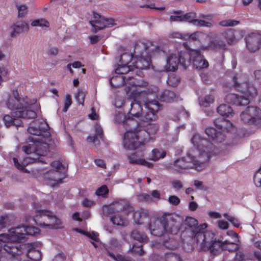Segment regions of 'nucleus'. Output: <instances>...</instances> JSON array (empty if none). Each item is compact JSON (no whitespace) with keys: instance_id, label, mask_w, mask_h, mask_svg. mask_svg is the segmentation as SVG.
Listing matches in <instances>:
<instances>
[{"instance_id":"nucleus-1","label":"nucleus","mask_w":261,"mask_h":261,"mask_svg":"<svg viewBox=\"0 0 261 261\" xmlns=\"http://www.w3.org/2000/svg\"><path fill=\"white\" fill-rule=\"evenodd\" d=\"M191 141L196 146V149L190 151L186 156L168 164L167 169L177 173H182L185 170L192 168L200 170L205 167V164L213 156L220 153L217 148L208 140L202 138L199 134H195Z\"/></svg>"},{"instance_id":"nucleus-2","label":"nucleus","mask_w":261,"mask_h":261,"mask_svg":"<svg viewBox=\"0 0 261 261\" xmlns=\"http://www.w3.org/2000/svg\"><path fill=\"white\" fill-rule=\"evenodd\" d=\"M126 91L127 95L134 98V100L130 103V109L128 113L129 117L132 118L140 117V119L144 121L156 119V113L161 106L158 101L147 99L144 101V109L143 110L137 99L142 94H144V91L143 92L139 91L136 87L131 90L128 87Z\"/></svg>"},{"instance_id":"nucleus-3","label":"nucleus","mask_w":261,"mask_h":261,"mask_svg":"<svg viewBox=\"0 0 261 261\" xmlns=\"http://www.w3.org/2000/svg\"><path fill=\"white\" fill-rule=\"evenodd\" d=\"M51 140L49 137H47L44 141L42 139L31 142L23 146V151L28 155L25 158L23 162L19 163L17 159L13 158L15 167L19 170L24 169L25 165L34 162H44L41 156L46 155L49 151V142Z\"/></svg>"},{"instance_id":"nucleus-4","label":"nucleus","mask_w":261,"mask_h":261,"mask_svg":"<svg viewBox=\"0 0 261 261\" xmlns=\"http://www.w3.org/2000/svg\"><path fill=\"white\" fill-rule=\"evenodd\" d=\"M163 53L158 47L150 43L139 41L134 47V56L136 60L134 66L139 69H147L150 65L151 58Z\"/></svg>"},{"instance_id":"nucleus-5","label":"nucleus","mask_w":261,"mask_h":261,"mask_svg":"<svg viewBox=\"0 0 261 261\" xmlns=\"http://www.w3.org/2000/svg\"><path fill=\"white\" fill-rule=\"evenodd\" d=\"M36 101H32L27 97H22L19 95L17 90H13L12 95H8L5 101L7 107L11 110H17L16 115L23 118L34 119L37 117L36 112L28 110L30 106Z\"/></svg>"},{"instance_id":"nucleus-6","label":"nucleus","mask_w":261,"mask_h":261,"mask_svg":"<svg viewBox=\"0 0 261 261\" xmlns=\"http://www.w3.org/2000/svg\"><path fill=\"white\" fill-rule=\"evenodd\" d=\"M185 224L188 227L187 228L185 232L182 233H188L189 237L194 239V241L197 243L198 241H202L201 242L205 239H209L213 235V233L206 231L202 232L201 230L205 227V224L199 225L198 221L192 217H187L185 220Z\"/></svg>"},{"instance_id":"nucleus-7","label":"nucleus","mask_w":261,"mask_h":261,"mask_svg":"<svg viewBox=\"0 0 261 261\" xmlns=\"http://www.w3.org/2000/svg\"><path fill=\"white\" fill-rule=\"evenodd\" d=\"M35 213L36 215L33 218V220L37 225L43 228L48 227L50 229L62 228L61 221L57 218L52 212L45 210H37Z\"/></svg>"},{"instance_id":"nucleus-8","label":"nucleus","mask_w":261,"mask_h":261,"mask_svg":"<svg viewBox=\"0 0 261 261\" xmlns=\"http://www.w3.org/2000/svg\"><path fill=\"white\" fill-rule=\"evenodd\" d=\"M50 165L55 170H49L44 174V177L47 185L54 187L61 183L65 177V173H62V170H65L66 167L58 161L52 162Z\"/></svg>"},{"instance_id":"nucleus-9","label":"nucleus","mask_w":261,"mask_h":261,"mask_svg":"<svg viewBox=\"0 0 261 261\" xmlns=\"http://www.w3.org/2000/svg\"><path fill=\"white\" fill-rule=\"evenodd\" d=\"M22 252L18 244L8 242L1 247L0 261H20V255Z\"/></svg>"},{"instance_id":"nucleus-10","label":"nucleus","mask_w":261,"mask_h":261,"mask_svg":"<svg viewBox=\"0 0 261 261\" xmlns=\"http://www.w3.org/2000/svg\"><path fill=\"white\" fill-rule=\"evenodd\" d=\"M257 94L256 89L253 86H250L244 95H239L233 93H229L226 95L225 100L227 103L238 106H247L249 103L251 98L256 96Z\"/></svg>"},{"instance_id":"nucleus-11","label":"nucleus","mask_w":261,"mask_h":261,"mask_svg":"<svg viewBox=\"0 0 261 261\" xmlns=\"http://www.w3.org/2000/svg\"><path fill=\"white\" fill-rule=\"evenodd\" d=\"M133 211V207L129 204V202L125 199L115 201L111 204L103 206L102 207V213L106 216L119 213L128 215Z\"/></svg>"},{"instance_id":"nucleus-12","label":"nucleus","mask_w":261,"mask_h":261,"mask_svg":"<svg viewBox=\"0 0 261 261\" xmlns=\"http://www.w3.org/2000/svg\"><path fill=\"white\" fill-rule=\"evenodd\" d=\"M184 45L187 50V54L185 55L186 56L188 64L190 63L191 60L192 59L193 65L197 69H201L208 67V62L201 55L199 50L190 49L188 46L187 43H184Z\"/></svg>"},{"instance_id":"nucleus-13","label":"nucleus","mask_w":261,"mask_h":261,"mask_svg":"<svg viewBox=\"0 0 261 261\" xmlns=\"http://www.w3.org/2000/svg\"><path fill=\"white\" fill-rule=\"evenodd\" d=\"M245 123L261 126V110L257 107H248L240 115Z\"/></svg>"},{"instance_id":"nucleus-14","label":"nucleus","mask_w":261,"mask_h":261,"mask_svg":"<svg viewBox=\"0 0 261 261\" xmlns=\"http://www.w3.org/2000/svg\"><path fill=\"white\" fill-rule=\"evenodd\" d=\"M141 138L138 136V130L137 128L127 130L124 135L123 146L126 149H137L141 145L145 144L141 141Z\"/></svg>"},{"instance_id":"nucleus-15","label":"nucleus","mask_w":261,"mask_h":261,"mask_svg":"<svg viewBox=\"0 0 261 261\" xmlns=\"http://www.w3.org/2000/svg\"><path fill=\"white\" fill-rule=\"evenodd\" d=\"M162 220L166 227V232L176 234L178 232L181 225V218L179 216L165 213L162 216Z\"/></svg>"},{"instance_id":"nucleus-16","label":"nucleus","mask_w":261,"mask_h":261,"mask_svg":"<svg viewBox=\"0 0 261 261\" xmlns=\"http://www.w3.org/2000/svg\"><path fill=\"white\" fill-rule=\"evenodd\" d=\"M158 88L152 86L146 90H145L144 93L148 96L153 95L154 98H156L161 101L166 102L173 101L176 97L175 93L174 92L168 90H165L158 94Z\"/></svg>"},{"instance_id":"nucleus-17","label":"nucleus","mask_w":261,"mask_h":261,"mask_svg":"<svg viewBox=\"0 0 261 261\" xmlns=\"http://www.w3.org/2000/svg\"><path fill=\"white\" fill-rule=\"evenodd\" d=\"M214 237L215 235L213 233V235L209 239H205L203 242H201L202 241H198L197 243L198 249L200 251L210 250L214 254L222 250L223 241L214 240Z\"/></svg>"},{"instance_id":"nucleus-18","label":"nucleus","mask_w":261,"mask_h":261,"mask_svg":"<svg viewBox=\"0 0 261 261\" xmlns=\"http://www.w3.org/2000/svg\"><path fill=\"white\" fill-rule=\"evenodd\" d=\"M138 130V136L140 137L141 141L145 144L150 140H154V135L159 129V126L155 123H149L145 127L138 126L137 127Z\"/></svg>"},{"instance_id":"nucleus-19","label":"nucleus","mask_w":261,"mask_h":261,"mask_svg":"<svg viewBox=\"0 0 261 261\" xmlns=\"http://www.w3.org/2000/svg\"><path fill=\"white\" fill-rule=\"evenodd\" d=\"M89 23L94 28L95 32L116 24L114 19L101 16L95 12H93V19L89 21Z\"/></svg>"},{"instance_id":"nucleus-20","label":"nucleus","mask_w":261,"mask_h":261,"mask_svg":"<svg viewBox=\"0 0 261 261\" xmlns=\"http://www.w3.org/2000/svg\"><path fill=\"white\" fill-rule=\"evenodd\" d=\"M187 50L181 51L177 57L175 54L170 55L167 59L166 69L168 71H174L177 69L178 64L180 63L183 66L187 65V58L185 54Z\"/></svg>"},{"instance_id":"nucleus-21","label":"nucleus","mask_w":261,"mask_h":261,"mask_svg":"<svg viewBox=\"0 0 261 261\" xmlns=\"http://www.w3.org/2000/svg\"><path fill=\"white\" fill-rule=\"evenodd\" d=\"M246 47L252 53L258 51L261 47V34L251 33L245 37Z\"/></svg>"},{"instance_id":"nucleus-22","label":"nucleus","mask_w":261,"mask_h":261,"mask_svg":"<svg viewBox=\"0 0 261 261\" xmlns=\"http://www.w3.org/2000/svg\"><path fill=\"white\" fill-rule=\"evenodd\" d=\"M48 128V125L45 122L38 121L30 125L28 132L30 134L38 136H43L44 133L46 137H49V132H47Z\"/></svg>"},{"instance_id":"nucleus-23","label":"nucleus","mask_w":261,"mask_h":261,"mask_svg":"<svg viewBox=\"0 0 261 261\" xmlns=\"http://www.w3.org/2000/svg\"><path fill=\"white\" fill-rule=\"evenodd\" d=\"M165 223L162 220V216L157 219H154L151 220L149 225V229L151 234L157 236L161 237L166 232V228Z\"/></svg>"},{"instance_id":"nucleus-24","label":"nucleus","mask_w":261,"mask_h":261,"mask_svg":"<svg viewBox=\"0 0 261 261\" xmlns=\"http://www.w3.org/2000/svg\"><path fill=\"white\" fill-rule=\"evenodd\" d=\"M197 14L195 12H191L182 15L184 21H187L198 27L211 28L213 24L211 22L206 21L202 19H196Z\"/></svg>"},{"instance_id":"nucleus-25","label":"nucleus","mask_w":261,"mask_h":261,"mask_svg":"<svg viewBox=\"0 0 261 261\" xmlns=\"http://www.w3.org/2000/svg\"><path fill=\"white\" fill-rule=\"evenodd\" d=\"M41 242H35L28 245L27 256L34 261H39L42 258V253L40 251V248L42 246Z\"/></svg>"},{"instance_id":"nucleus-26","label":"nucleus","mask_w":261,"mask_h":261,"mask_svg":"<svg viewBox=\"0 0 261 261\" xmlns=\"http://www.w3.org/2000/svg\"><path fill=\"white\" fill-rule=\"evenodd\" d=\"M129 163L133 165H141L151 168L153 166L152 163H149L144 159V154L142 151H136L131 155H128Z\"/></svg>"},{"instance_id":"nucleus-27","label":"nucleus","mask_w":261,"mask_h":261,"mask_svg":"<svg viewBox=\"0 0 261 261\" xmlns=\"http://www.w3.org/2000/svg\"><path fill=\"white\" fill-rule=\"evenodd\" d=\"M11 29L10 35L12 37H15L20 33L28 32L29 27L28 23L24 21H18L11 25Z\"/></svg>"},{"instance_id":"nucleus-28","label":"nucleus","mask_w":261,"mask_h":261,"mask_svg":"<svg viewBox=\"0 0 261 261\" xmlns=\"http://www.w3.org/2000/svg\"><path fill=\"white\" fill-rule=\"evenodd\" d=\"M224 37L229 45L236 43L242 38V35L239 31L233 29H228L224 33Z\"/></svg>"},{"instance_id":"nucleus-29","label":"nucleus","mask_w":261,"mask_h":261,"mask_svg":"<svg viewBox=\"0 0 261 261\" xmlns=\"http://www.w3.org/2000/svg\"><path fill=\"white\" fill-rule=\"evenodd\" d=\"M205 133L207 136L216 143H221L225 138V135L220 131H217L213 127H207L205 129Z\"/></svg>"},{"instance_id":"nucleus-30","label":"nucleus","mask_w":261,"mask_h":261,"mask_svg":"<svg viewBox=\"0 0 261 261\" xmlns=\"http://www.w3.org/2000/svg\"><path fill=\"white\" fill-rule=\"evenodd\" d=\"M10 234L12 236L13 241H18L25 238V226H21L12 228L10 230Z\"/></svg>"},{"instance_id":"nucleus-31","label":"nucleus","mask_w":261,"mask_h":261,"mask_svg":"<svg viewBox=\"0 0 261 261\" xmlns=\"http://www.w3.org/2000/svg\"><path fill=\"white\" fill-rule=\"evenodd\" d=\"M214 123L217 127L222 130L231 131L233 129L232 123L229 120L223 118L216 119Z\"/></svg>"},{"instance_id":"nucleus-32","label":"nucleus","mask_w":261,"mask_h":261,"mask_svg":"<svg viewBox=\"0 0 261 261\" xmlns=\"http://www.w3.org/2000/svg\"><path fill=\"white\" fill-rule=\"evenodd\" d=\"M148 218V213L143 210L137 211L134 213V219L137 224H142L144 220Z\"/></svg>"},{"instance_id":"nucleus-33","label":"nucleus","mask_w":261,"mask_h":261,"mask_svg":"<svg viewBox=\"0 0 261 261\" xmlns=\"http://www.w3.org/2000/svg\"><path fill=\"white\" fill-rule=\"evenodd\" d=\"M18 115H16V112H15V116H10L9 115H5L4 116L3 120L5 122V124L7 127H9L11 125H15V126H20L21 124L20 123H16L15 121H16V118H22L21 117L18 116Z\"/></svg>"},{"instance_id":"nucleus-34","label":"nucleus","mask_w":261,"mask_h":261,"mask_svg":"<svg viewBox=\"0 0 261 261\" xmlns=\"http://www.w3.org/2000/svg\"><path fill=\"white\" fill-rule=\"evenodd\" d=\"M218 113L223 116L229 117L232 116V109L226 104L220 105L217 108Z\"/></svg>"},{"instance_id":"nucleus-35","label":"nucleus","mask_w":261,"mask_h":261,"mask_svg":"<svg viewBox=\"0 0 261 261\" xmlns=\"http://www.w3.org/2000/svg\"><path fill=\"white\" fill-rule=\"evenodd\" d=\"M238 242H230L228 240L223 241L222 250L229 252L235 251L239 249V245L237 244Z\"/></svg>"},{"instance_id":"nucleus-36","label":"nucleus","mask_w":261,"mask_h":261,"mask_svg":"<svg viewBox=\"0 0 261 261\" xmlns=\"http://www.w3.org/2000/svg\"><path fill=\"white\" fill-rule=\"evenodd\" d=\"M131 237L134 240H137L139 242H147L148 241L147 236L137 229L132 231Z\"/></svg>"},{"instance_id":"nucleus-37","label":"nucleus","mask_w":261,"mask_h":261,"mask_svg":"<svg viewBox=\"0 0 261 261\" xmlns=\"http://www.w3.org/2000/svg\"><path fill=\"white\" fill-rule=\"evenodd\" d=\"M126 77L123 76H113L110 81L111 85L115 88H118L121 85H123L125 82V79Z\"/></svg>"},{"instance_id":"nucleus-38","label":"nucleus","mask_w":261,"mask_h":261,"mask_svg":"<svg viewBox=\"0 0 261 261\" xmlns=\"http://www.w3.org/2000/svg\"><path fill=\"white\" fill-rule=\"evenodd\" d=\"M166 152L162 149H153L152 150V155L150 159L154 161H156L160 159L164 158L166 156Z\"/></svg>"},{"instance_id":"nucleus-39","label":"nucleus","mask_w":261,"mask_h":261,"mask_svg":"<svg viewBox=\"0 0 261 261\" xmlns=\"http://www.w3.org/2000/svg\"><path fill=\"white\" fill-rule=\"evenodd\" d=\"M15 6L18 10V17H23L28 13V6L24 4L18 5L17 3H15Z\"/></svg>"},{"instance_id":"nucleus-40","label":"nucleus","mask_w":261,"mask_h":261,"mask_svg":"<svg viewBox=\"0 0 261 261\" xmlns=\"http://www.w3.org/2000/svg\"><path fill=\"white\" fill-rule=\"evenodd\" d=\"M211 46L215 49H221L225 50L227 46L225 42L220 39H216L211 42Z\"/></svg>"},{"instance_id":"nucleus-41","label":"nucleus","mask_w":261,"mask_h":261,"mask_svg":"<svg viewBox=\"0 0 261 261\" xmlns=\"http://www.w3.org/2000/svg\"><path fill=\"white\" fill-rule=\"evenodd\" d=\"M109 193V189L106 185H102L98 188L95 191V194L97 196L102 198H106Z\"/></svg>"},{"instance_id":"nucleus-42","label":"nucleus","mask_w":261,"mask_h":261,"mask_svg":"<svg viewBox=\"0 0 261 261\" xmlns=\"http://www.w3.org/2000/svg\"><path fill=\"white\" fill-rule=\"evenodd\" d=\"M86 94V92L84 91L83 90L79 89L77 91V93L75 95V99L77 102L84 106L85 97Z\"/></svg>"},{"instance_id":"nucleus-43","label":"nucleus","mask_w":261,"mask_h":261,"mask_svg":"<svg viewBox=\"0 0 261 261\" xmlns=\"http://www.w3.org/2000/svg\"><path fill=\"white\" fill-rule=\"evenodd\" d=\"M105 253H107L110 257H111L112 259L115 260V261H131L128 258L121 255H115L114 253L111 252L107 249L105 250Z\"/></svg>"},{"instance_id":"nucleus-44","label":"nucleus","mask_w":261,"mask_h":261,"mask_svg":"<svg viewBox=\"0 0 261 261\" xmlns=\"http://www.w3.org/2000/svg\"><path fill=\"white\" fill-rule=\"evenodd\" d=\"M166 261H182L180 256L173 252H168L165 254Z\"/></svg>"},{"instance_id":"nucleus-45","label":"nucleus","mask_w":261,"mask_h":261,"mask_svg":"<svg viewBox=\"0 0 261 261\" xmlns=\"http://www.w3.org/2000/svg\"><path fill=\"white\" fill-rule=\"evenodd\" d=\"M204 37H206V34L203 33L201 32H195L191 35H186V38L188 37L192 40H200L201 39L204 38Z\"/></svg>"},{"instance_id":"nucleus-46","label":"nucleus","mask_w":261,"mask_h":261,"mask_svg":"<svg viewBox=\"0 0 261 261\" xmlns=\"http://www.w3.org/2000/svg\"><path fill=\"white\" fill-rule=\"evenodd\" d=\"M130 70V66L125 64L119 65L116 69L115 72L118 74H124L127 73Z\"/></svg>"},{"instance_id":"nucleus-47","label":"nucleus","mask_w":261,"mask_h":261,"mask_svg":"<svg viewBox=\"0 0 261 261\" xmlns=\"http://www.w3.org/2000/svg\"><path fill=\"white\" fill-rule=\"evenodd\" d=\"M33 27H46L49 26V22L45 19H35L31 22Z\"/></svg>"},{"instance_id":"nucleus-48","label":"nucleus","mask_w":261,"mask_h":261,"mask_svg":"<svg viewBox=\"0 0 261 261\" xmlns=\"http://www.w3.org/2000/svg\"><path fill=\"white\" fill-rule=\"evenodd\" d=\"M253 181L256 187H261V166L259 169L254 173L253 176Z\"/></svg>"},{"instance_id":"nucleus-49","label":"nucleus","mask_w":261,"mask_h":261,"mask_svg":"<svg viewBox=\"0 0 261 261\" xmlns=\"http://www.w3.org/2000/svg\"><path fill=\"white\" fill-rule=\"evenodd\" d=\"M214 101V96L211 95L206 96L204 99L201 101V105L203 107H207Z\"/></svg>"},{"instance_id":"nucleus-50","label":"nucleus","mask_w":261,"mask_h":261,"mask_svg":"<svg viewBox=\"0 0 261 261\" xmlns=\"http://www.w3.org/2000/svg\"><path fill=\"white\" fill-rule=\"evenodd\" d=\"M111 220L114 224L117 225H124L125 223L124 219L119 216L112 217Z\"/></svg>"},{"instance_id":"nucleus-51","label":"nucleus","mask_w":261,"mask_h":261,"mask_svg":"<svg viewBox=\"0 0 261 261\" xmlns=\"http://www.w3.org/2000/svg\"><path fill=\"white\" fill-rule=\"evenodd\" d=\"M238 23V21L233 20H223L219 22V24L223 27L234 26Z\"/></svg>"},{"instance_id":"nucleus-52","label":"nucleus","mask_w":261,"mask_h":261,"mask_svg":"<svg viewBox=\"0 0 261 261\" xmlns=\"http://www.w3.org/2000/svg\"><path fill=\"white\" fill-rule=\"evenodd\" d=\"M167 82L170 86L172 87H175L179 83V80L178 77H177L170 76L168 78Z\"/></svg>"},{"instance_id":"nucleus-53","label":"nucleus","mask_w":261,"mask_h":261,"mask_svg":"<svg viewBox=\"0 0 261 261\" xmlns=\"http://www.w3.org/2000/svg\"><path fill=\"white\" fill-rule=\"evenodd\" d=\"M26 235L33 236L39 232V229L34 226H25Z\"/></svg>"},{"instance_id":"nucleus-54","label":"nucleus","mask_w":261,"mask_h":261,"mask_svg":"<svg viewBox=\"0 0 261 261\" xmlns=\"http://www.w3.org/2000/svg\"><path fill=\"white\" fill-rule=\"evenodd\" d=\"M172 188L176 191H179L183 188L182 182L178 179H174L171 182Z\"/></svg>"},{"instance_id":"nucleus-55","label":"nucleus","mask_w":261,"mask_h":261,"mask_svg":"<svg viewBox=\"0 0 261 261\" xmlns=\"http://www.w3.org/2000/svg\"><path fill=\"white\" fill-rule=\"evenodd\" d=\"M168 201L170 204L174 206H177L180 203V200L177 196L175 195H172L168 197Z\"/></svg>"},{"instance_id":"nucleus-56","label":"nucleus","mask_w":261,"mask_h":261,"mask_svg":"<svg viewBox=\"0 0 261 261\" xmlns=\"http://www.w3.org/2000/svg\"><path fill=\"white\" fill-rule=\"evenodd\" d=\"M224 216L229 221H230L234 226L237 227H238L239 226L240 223L237 219L232 216H229L227 214H225L224 215Z\"/></svg>"},{"instance_id":"nucleus-57","label":"nucleus","mask_w":261,"mask_h":261,"mask_svg":"<svg viewBox=\"0 0 261 261\" xmlns=\"http://www.w3.org/2000/svg\"><path fill=\"white\" fill-rule=\"evenodd\" d=\"M194 185L199 190L207 191L208 189V187L203 185L202 181L198 180H195L194 181Z\"/></svg>"},{"instance_id":"nucleus-58","label":"nucleus","mask_w":261,"mask_h":261,"mask_svg":"<svg viewBox=\"0 0 261 261\" xmlns=\"http://www.w3.org/2000/svg\"><path fill=\"white\" fill-rule=\"evenodd\" d=\"M72 103L71 97L69 94H67L65 98L64 107L63 111L66 112Z\"/></svg>"},{"instance_id":"nucleus-59","label":"nucleus","mask_w":261,"mask_h":261,"mask_svg":"<svg viewBox=\"0 0 261 261\" xmlns=\"http://www.w3.org/2000/svg\"><path fill=\"white\" fill-rule=\"evenodd\" d=\"M130 251L136 254L141 255L143 254L144 251L142 249V245L137 246L135 245H133L132 249Z\"/></svg>"},{"instance_id":"nucleus-60","label":"nucleus","mask_w":261,"mask_h":261,"mask_svg":"<svg viewBox=\"0 0 261 261\" xmlns=\"http://www.w3.org/2000/svg\"><path fill=\"white\" fill-rule=\"evenodd\" d=\"M87 141L88 143L93 144L95 146L98 145L99 143V140L97 139V137L94 136H91L88 137Z\"/></svg>"},{"instance_id":"nucleus-61","label":"nucleus","mask_w":261,"mask_h":261,"mask_svg":"<svg viewBox=\"0 0 261 261\" xmlns=\"http://www.w3.org/2000/svg\"><path fill=\"white\" fill-rule=\"evenodd\" d=\"M245 258L244 253L242 251H238L233 261H243Z\"/></svg>"},{"instance_id":"nucleus-62","label":"nucleus","mask_w":261,"mask_h":261,"mask_svg":"<svg viewBox=\"0 0 261 261\" xmlns=\"http://www.w3.org/2000/svg\"><path fill=\"white\" fill-rule=\"evenodd\" d=\"M11 240L13 241L12 239V236L10 234H0V242H2L5 243V244L8 242H9V241Z\"/></svg>"},{"instance_id":"nucleus-63","label":"nucleus","mask_w":261,"mask_h":261,"mask_svg":"<svg viewBox=\"0 0 261 261\" xmlns=\"http://www.w3.org/2000/svg\"><path fill=\"white\" fill-rule=\"evenodd\" d=\"M83 206L86 207H89L92 206H93L95 204V202L91 200H90L88 198H85L82 203Z\"/></svg>"},{"instance_id":"nucleus-64","label":"nucleus","mask_w":261,"mask_h":261,"mask_svg":"<svg viewBox=\"0 0 261 261\" xmlns=\"http://www.w3.org/2000/svg\"><path fill=\"white\" fill-rule=\"evenodd\" d=\"M124 102V99L122 97H117L116 98L114 105L116 107L120 108L123 105Z\"/></svg>"}]
</instances>
